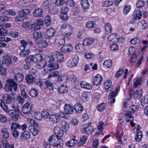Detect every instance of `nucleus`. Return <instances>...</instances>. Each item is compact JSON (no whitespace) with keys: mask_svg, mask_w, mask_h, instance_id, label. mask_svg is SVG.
Here are the masks:
<instances>
[{"mask_svg":"<svg viewBox=\"0 0 148 148\" xmlns=\"http://www.w3.org/2000/svg\"><path fill=\"white\" fill-rule=\"evenodd\" d=\"M64 59L63 54L58 51L53 52L50 56H46L45 58V60L46 62L51 63L56 61L60 62L63 61Z\"/></svg>","mask_w":148,"mask_h":148,"instance_id":"obj_1","label":"nucleus"},{"mask_svg":"<svg viewBox=\"0 0 148 148\" xmlns=\"http://www.w3.org/2000/svg\"><path fill=\"white\" fill-rule=\"evenodd\" d=\"M73 27L71 25L66 24H63L61 27L60 32L66 36H70L73 32Z\"/></svg>","mask_w":148,"mask_h":148,"instance_id":"obj_2","label":"nucleus"},{"mask_svg":"<svg viewBox=\"0 0 148 148\" xmlns=\"http://www.w3.org/2000/svg\"><path fill=\"white\" fill-rule=\"evenodd\" d=\"M120 36L116 34H112L109 35L108 37V39L109 43L111 44L110 46L114 45L116 46H118V45L115 44L119 41L120 39Z\"/></svg>","mask_w":148,"mask_h":148,"instance_id":"obj_3","label":"nucleus"},{"mask_svg":"<svg viewBox=\"0 0 148 148\" xmlns=\"http://www.w3.org/2000/svg\"><path fill=\"white\" fill-rule=\"evenodd\" d=\"M79 60V57L76 55H74L69 59L67 62V66L70 68H72L77 66Z\"/></svg>","mask_w":148,"mask_h":148,"instance_id":"obj_4","label":"nucleus"},{"mask_svg":"<svg viewBox=\"0 0 148 148\" xmlns=\"http://www.w3.org/2000/svg\"><path fill=\"white\" fill-rule=\"evenodd\" d=\"M14 93H12L10 95L6 93L2 97L3 99L4 102L7 104H11L13 102L14 99Z\"/></svg>","mask_w":148,"mask_h":148,"instance_id":"obj_5","label":"nucleus"},{"mask_svg":"<svg viewBox=\"0 0 148 148\" xmlns=\"http://www.w3.org/2000/svg\"><path fill=\"white\" fill-rule=\"evenodd\" d=\"M20 69H15L14 71V79L17 82H21L24 78L23 75L20 73Z\"/></svg>","mask_w":148,"mask_h":148,"instance_id":"obj_6","label":"nucleus"},{"mask_svg":"<svg viewBox=\"0 0 148 148\" xmlns=\"http://www.w3.org/2000/svg\"><path fill=\"white\" fill-rule=\"evenodd\" d=\"M30 103L27 102L22 107L23 112L24 114H28L32 111V107Z\"/></svg>","mask_w":148,"mask_h":148,"instance_id":"obj_7","label":"nucleus"},{"mask_svg":"<svg viewBox=\"0 0 148 148\" xmlns=\"http://www.w3.org/2000/svg\"><path fill=\"white\" fill-rule=\"evenodd\" d=\"M43 22L40 19H38L36 22L34 23L31 25V29L32 31L38 30L40 29L41 26L42 25Z\"/></svg>","mask_w":148,"mask_h":148,"instance_id":"obj_8","label":"nucleus"},{"mask_svg":"<svg viewBox=\"0 0 148 148\" xmlns=\"http://www.w3.org/2000/svg\"><path fill=\"white\" fill-rule=\"evenodd\" d=\"M6 83L10 86L13 88V89L14 92L16 91L17 89V84L14 80V79H9L6 80Z\"/></svg>","mask_w":148,"mask_h":148,"instance_id":"obj_9","label":"nucleus"},{"mask_svg":"<svg viewBox=\"0 0 148 148\" xmlns=\"http://www.w3.org/2000/svg\"><path fill=\"white\" fill-rule=\"evenodd\" d=\"M142 14L141 13L140 11L139 10H136L134 11L133 15V18L130 21V23H132L134 20H138L141 19Z\"/></svg>","mask_w":148,"mask_h":148,"instance_id":"obj_10","label":"nucleus"},{"mask_svg":"<svg viewBox=\"0 0 148 148\" xmlns=\"http://www.w3.org/2000/svg\"><path fill=\"white\" fill-rule=\"evenodd\" d=\"M102 77L99 74L96 75L93 79V82L94 85L98 86L100 85L101 82Z\"/></svg>","mask_w":148,"mask_h":148,"instance_id":"obj_11","label":"nucleus"},{"mask_svg":"<svg viewBox=\"0 0 148 148\" xmlns=\"http://www.w3.org/2000/svg\"><path fill=\"white\" fill-rule=\"evenodd\" d=\"M126 116V121L127 122L130 121V125L132 127H134L135 125V123L133 122L134 120V117L132 116L131 115L130 112H127L125 114Z\"/></svg>","mask_w":148,"mask_h":148,"instance_id":"obj_12","label":"nucleus"},{"mask_svg":"<svg viewBox=\"0 0 148 148\" xmlns=\"http://www.w3.org/2000/svg\"><path fill=\"white\" fill-rule=\"evenodd\" d=\"M8 129L5 126L3 127L1 129V134L3 137L8 139L9 136V133Z\"/></svg>","mask_w":148,"mask_h":148,"instance_id":"obj_13","label":"nucleus"},{"mask_svg":"<svg viewBox=\"0 0 148 148\" xmlns=\"http://www.w3.org/2000/svg\"><path fill=\"white\" fill-rule=\"evenodd\" d=\"M57 137L58 138L56 139L52 146L58 148L62 147L64 145L63 141L59 137Z\"/></svg>","mask_w":148,"mask_h":148,"instance_id":"obj_14","label":"nucleus"},{"mask_svg":"<svg viewBox=\"0 0 148 148\" xmlns=\"http://www.w3.org/2000/svg\"><path fill=\"white\" fill-rule=\"evenodd\" d=\"M54 135L59 137H62L64 134V132L59 127L56 126L54 128Z\"/></svg>","mask_w":148,"mask_h":148,"instance_id":"obj_15","label":"nucleus"},{"mask_svg":"<svg viewBox=\"0 0 148 148\" xmlns=\"http://www.w3.org/2000/svg\"><path fill=\"white\" fill-rule=\"evenodd\" d=\"M94 40L92 38H86L82 41V45L84 46L91 45L93 43Z\"/></svg>","mask_w":148,"mask_h":148,"instance_id":"obj_16","label":"nucleus"},{"mask_svg":"<svg viewBox=\"0 0 148 148\" xmlns=\"http://www.w3.org/2000/svg\"><path fill=\"white\" fill-rule=\"evenodd\" d=\"M12 62V60L11 57L8 55L3 57V63L7 66L10 65Z\"/></svg>","mask_w":148,"mask_h":148,"instance_id":"obj_17","label":"nucleus"},{"mask_svg":"<svg viewBox=\"0 0 148 148\" xmlns=\"http://www.w3.org/2000/svg\"><path fill=\"white\" fill-rule=\"evenodd\" d=\"M52 114L51 110L45 109L42 112V115L43 118L47 119L49 118Z\"/></svg>","mask_w":148,"mask_h":148,"instance_id":"obj_18","label":"nucleus"},{"mask_svg":"<svg viewBox=\"0 0 148 148\" xmlns=\"http://www.w3.org/2000/svg\"><path fill=\"white\" fill-rule=\"evenodd\" d=\"M64 113L66 114H72L73 112V107L69 105L65 104L64 106Z\"/></svg>","mask_w":148,"mask_h":148,"instance_id":"obj_19","label":"nucleus"},{"mask_svg":"<svg viewBox=\"0 0 148 148\" xmlns=\"http://www.w3.org/2000/svg\"><path fill=\"white\" fill-rule=\"evenodd\" d=\"M55 31L53 28L48 29L46 32V38L48 39L53 37Z\"/></svg>","mask_w":148,"mask_h":148,"instance_id":"obj_20","label":"nucleus"},{"mask_svg":"<svg viewBox=\"0 0 148 148\" xmlns=\"http://www.w3.org/2000/svg\"><path fill=\"white\" fill-rule=\"evenodd\" d=\"M53 123H57L60 120V116L58 114H51L49 119Z\"/></svg>","mask_w":148,"mask_h":148,"instance_id":"obj_21","label":"nucleus"},{"mask_svg":"<svg viewBox=\"0 0 148 148\" xmlns=\"http://www.w3.org/2000/svg\"><path fill=\"white\" fill-rule=\"evenodd\" d=\"M120 87L119 86H116V88L115 91H112L110 92L109 94L108 97V99H111L112 98L114 97L117 95L118 92L119 91Z\"/></svg>","mask_w":148,"mask_h":148,"instance_id":"obj_22","label":"nucleus"},{"mask_svg":"<svg viewBox=\"0 0 148 148\" xmlns=\"http://www.w3.org/2000/svg\"><path fill=\"white\" fill-rule=\"evenodd\" d=\"M59 65L57 63H52L48 65L47 67V71H51L53 70L59 68Z\"/></svg>","mask_w":148,"mask_h":148,"instance_id":"obj_23","label":"nucleus"},{"mask_svg":"<svg viewBox=\"0 0 148 148\" xmlns=\"http://www.w3.org/2000/svg\"><path fill=\"white\" fill-rule=\"evenodd\" d=\"M82 88L88 90H90L92 88V85L85 81H82L80 84Z\"/></svg>","mask_w":148,"mask_h":148,"instance_id":"obj_24","label":"nucleus"},{"mask_svg":"<svg viewBox=\"0 0 148 148\" xmlns=\"http://www.w3.org/2000/svg\"><path fill=\"white\" fill-rule=\"evenodd\" d=\"M93 127L91 125V123H90L88 124L86 127L84 128L83 129L84 130L85 133L88 135L92 133L94 129Z\"/></svg>","mask_w":148,"mask_h":148,"instance_id":"obj_25","label":"nucleus"},{"mask_svg":"<svg viewBox=\"0 0 148 148\" xmlns=\"http://www.w3.org/2000/svg\"><path fill=\"white\" fill-rule=\"evenodd\" d=\"M60 126L62 130L64 132H66L69 130V126L68 123L65 121H62L60 123Z\"/></svg>","mask_w":148,"mask_h":148,"instance_id":"obj_26","label":"nucleus"},{"mask_svg":"<svg viewBox=\"0 0 148 148\" xmlns=\"http://www.w3.org/2000/svg\"><path fill=\"white\" fill-rule=\"evenodd\" d=\"M81 4L83 10H86L88 9L89 7V4L88 0H82Z\"/></svg>","mask_w":148,"mask_h":148,"instance_id":"obj_27","label":"nucleus"},{"mask_svg":"<svg viewBox=\"0 0 148 148\" xmlns=\"http://www.w3.org/2000/svg\"><path fill=\"white\" fill-rule=\"evenodd\" d=\"M13 103L11 105V107L15 110V112L21 113L18 103L16 101H14Z\"/></svg>","mask_w":148,"mask_h":148,"instance_id":"obj_28","label":"nucleus"},{"mask_svg":"<svg viewBox=\"0 0 148 148\" xmlns=\"http://www.w3.org/2000/svg\"><path fill=\"white\" fill-rule=\"evenodd\" d=\"M77 141L75 139H72L71 140L66 142V145L69 147H72L76 145Z\"/></svg>","mask_w":148,"mask_h":148,"instance_id":"obj_29","label":"nucleus"},{"mask_svg":"<svg viewBox=\"0 0 148 148\" xmlns=\"http://www.w3.org/2000/svg\"><path fill=\"white\" fill-rule=\"evenodd\" d=\"M30 134L29 132L25 131L21 133V139L24 140H26L30 138Z\"/></svg>","mask_w":148,"mask_h":148,"instance_id":"obj_30","label":"nucleus"},{"mask_svg":"<svg viewBox=\"0 0 148 148\" xmlns=\"http://www.w3.org/2000/svg\"><path fill=\"white\" fill-rule=\"evenodd\" d=\"M2 144L4 148H14L13 144H9L8 142L6 140H3Z\"/></svg>","mask_w":148,"mask_h":148,"instance_id":"obj_31","label":"nucleus"},{"mask_svg":"<svg viewBox=\"0 0 148 148\" xmlns=\"http://www.w3.org/2000/svg\"><path fill=\"white\" fill-rule=\"evenodd\" d=\"M74 109L76 111L79 113H81L83 110V108L81 104L78 103L75 104Z\"/></svg>","mask_w":148,"mask_h":148,"instance_id":"obj_32","label":"nucleus"},{"mask_svg":"<svg viewBox=\"0 0 148 148\" xmlns=\"http://www.w3.org/2000/svg\"><path fill=\"white\" fill-rule=\"evenodd\" d=\"M58 90L60 93H65L67 92L68 91L67 88L66 86L61 85L59 87Z\"/></svg>","mask_w":148,"mask_h":148,"instance_id":"obj_33","label":"nucleus"},{"mask_svg":"<svg viewBox=\"0 0 148 148\" xmlns=\"http://www.w3.org/2000/svg\"><path fill=\"white\" fill-rule=\"evenodd\" d=\"M27 121L28 124L29 125L28 127V129L29 128V127H35L37 126V123L33 119L30 118H28L27 119Z\"/></svg>","mask_w":148,"mask_h":148,"instance_id":"obj_34","label":"nucleus"},{"mask_svg":"<svg viewBox=\"0 0 148 148\" xmlns=\"http://www.w3.org/2000/svg\"><path fill=\"white\" fill-rule=\"evenodd\" d=\"M20 42L22 46H26L27 45L32 46L33 45V43L30 40H28L27 41L22 40H21Z\"/></svg>","mask_w":148,"mask_h":148,"instance_id":"obj_35","label":"nucleus"},{"mask_svg":"<svg viewBox=\"0 0 148 148\" xmlns=\"http://www.w3.org/2000/svg\"><path fill=\"white\" fill-rule=\"evenodd\" d=\"M36 127H29V130L34 136L37 135L39 132V131Z\"/></svg>","mask_w":148,"mask_h":148,"instance_id":"obj_36","label":"nucleus"},{"mask_svg":"<svg viewBox=\"0 0 148 148\" xmlns=\"http://www.w3.org/2000/svg\"><path fill=\"white\" fill-rule=\"evenodd\" d=\"M43 12L42 9L38 8L35 10L33 12V14L34 16L36 17H41L42 16Z\"/></svg>","mask_w":148,"mask_h":148,"instance_id":"obj_37","label":"nucleus"},{"mask_svg":"<svg viewBox=\"0 0 148 148\" xmlns=\"http://www.w3.org/2000/svg\"><path fill=\"white\" fill-rule=\"evenodd\" d=\"M133 85L135 88H136L140 86L142 82V80L140 79L136 78L133 80Z\"/></svg>","mask_w":148,"mask_h":148,"instance_id":"obj_38","label":"nucleus"},{"mask_svg":"<svg viewBox=\"0 0 148 148\" xmlns=\"http://www.w3.org/2000/svg\"><path fill=\"white\" fill-rule=\"evenodd\" d=\"M142 95V89L141 88H138L136 90L134 93V97L135 98H140Z\"/></svg>","mask_w":148,"mask_h":148,"instance_id":"obj_39","label":"nucleus"},{"mask_svg":"<svg viewBox=\"0 0 148 148\" xmlns=\"http://www.w3.org/2000/svg\"><path fill=\"white\" fill-rule=\"evenodd\" d=\"M47 62H46L44 59L42 61L38 62L36 64V67L38 69H42L45 67V65Z\"/></svg>","mask_w":148,"mask_h":148,"instance_id":"obj_40","label":"nucleus"},{"mask_svg":"<svg viewBox=\"0 0 148 148\" xmlns=\"http://www.w3.org/2000/svg\"><path fill=\"white\" fill-rule=\"evenodd\" d=\"M60 76V74L59 72L57 71L51 72L48 75V77L49 79H50L53 77H58Z\"/></svg>","mask_w":148,"mask_h":148,"instance_id":"obj_41","label":"nucleus"},{"mask_svg":"<svg viewBox=\"0 0 148 148\" xmlns=\"http://www.w3.org/2000/svg\"><path fill=\"white\" fill-rule=\"evenodd\" d=\"M112 85V82L111 80L106 81L104 83L103 88L105 90L109 89Z\"/></svg>","mask_w":148,"mask_h":148,"instance_id":"obj_42","label":"nucleus"},{"mask_svg":"<svg viewBox=\"0 0 148 148\" xmlns=\"http://www.w3.org/2000/svg\"><path fill=\"white\" fill-rule=\"evenodd\" d=\"M87 139V137L85 136H83L80 138V140L77 143L79 146H81L84 144Z\"/></svg>","mask_w":148,"mask_h":148,"instance_id":"obj_43","label":"nucleus"},{"mask_svg":"<svg viewBox=\"0 0 148 148\" xmlns=\"http://www.w3.org/2000/svg\"><path fill=\"white\" fill-rule=\"evenodd\" d=\"M34 59V62L36 63L37 62H41L43 58L42 55L40 54H37L33 56Z\"/></svg>","mask_w":148,"mask_h":148,"instance_id":"obj_44","label":"nucleus"},{"mask_svg":"<svg viewBox=\"0 0 148 148\" xmlns=\"http://www.w3.org/2000/svg\"><path fill=\"white\" fill-rule=\"evenodd\" d=\"M25 80L27 83L32 84L34 81V78L32 75H28L26 77Z\"/></svg>","mask_w":148,"mask_h":148,"instance_id":"obj_45","label":"nucleus"},{"mask_svg":"<svg viewBox=\"0 0 148 148\" xmlns=\"http://www.w3.org/2000/svg\"><path fill=\"white\" fill-rule=\"evenodd\" d=\"M73 47H62L61 50L63 52L67 53L71 52L73 50Z\"/></svg>","mask_w":148,"mask_h":148,"instance_id":"obj_46","label":"nucleus"},{"mask_svg":"<svg viewBox=\"0 0 148 148\" xmlns=\"http://www.w3.org/2000/svg\"><path fill=\"white\" fill-rule=\"evenodd\" d=\"M67 77L65 75L59 76L58 79V82L60 84H62L66 81Z\"/></svg>","mask_w":148,"mask_h":148,"instance_id":"obj_47","label":"nucleus"},{"mask_svg":"<svg viewBox=\"0 0 148 148\" xmlns=\"http://www.w3.org/2000/svg\"><path fill=\"white\" fill-rule=\"evenodd\" d=\"M21 126L18 123L12 122L11 124L10 128L12 130H16L17 129L21 128Z\"/></svg>","mask_w":148,"mask_h":148,"instance_id":"obj_48","label":"nucleus"},{"mask_svg":"<svg viewBox=\"0 0 148 148\" xmlns=\"http://www.w3.org/2000/svg\"><path fill=\"white\" fill-rule=\"evenodd\" d=\"M86 26L88 28H93L96 26L95 22L92 21H89L86 23Z\"/></svg>","mask_w":148,"mask_h":148,"instance_id":"obj_49","label":"nucleus"},{"mask_svg":"<svg viewBox=\"0 0 148 148\" xmlns=\"http://www.w3.org/2000/svg\"><path fill=\"white\" fill-rule=\"evenodd\" d=\"M103 65L105 68H109L112 65V61L110 60H106L103 63Z\"/></svg>","mask_w":148,"mask_h":148,"instance_id":"obj_50","label":"nucleus"},{"mask_svg":"<svg viewBox=\"0 0 148 148\" xmlns=\"http://www.w3.org/2000/svg\"><path fill=\"white\" fill-rule=\"evenodd\" d=\"M131 7L129 5H126L125 6L123 9V14L125 15H127L130 12L131 9Z\"/></svg>","mask_w":148,"mask_h":148,"instance_id":"obj_51","label":"nucleus"},{"mask_svg":"<svg viewBox=\"0 0 148 148\" xmlns=\"http://www.w3.org/2000/svg\"><path fill=\"white\" fill-rule=\"evenodd\" d=\"M18 16H17L15 17V19L16 21H24L25 17L22 15V14L18 11Z\"/></svg>","mask_w":148,"mask_h":148,"instance_id":"obj_52","label":"nucleus"},{"mask_svg":"<svg viewBox=\"0 0 148 148\" xmlns=\"http://www.w3.org/2000/svg\"><path fill=\"white\" fill-rule=\"evenodd\" d=\"M30 95L32 97H35L38 96V92L36 89H32L29 92Z\"/></svg>","mask_w":148,"mask_h":148,"instance_id":"obj_53","label":"nucleus"},{"mask_svg":"<svg viewBox=\"0 0 148 148\" xmlns=\"http://www.w3.org/2000/svg\"><path fill=\"white\" fill-rule=\"evenodd\" d=\"M25 61L27 64H30L31 63L34 62L33 56H29L26 58L25 59Z\"/></svg>","mask_w":148,"mask_h":148,"instance_id":"obj_54","label":"nucleus"},{"mask_svg":"<svg viewBox=\"0 0 148 148\" xmlns=\"http://www.w3.org/2000/svg\"><path fill=\"white\" fill-rule=\"evenodd\" d=\"M143 136V134L141 132H138L135 137V140L137 142H139L141 140Z\"/></svg>","mask_w":148,"mask_h":148,"instance_id":"obj_55","label":"nucleus"},{"mask_svg":"<svg viewBox=\"0 0 148 148\" xmlns=\"http://www.w3.org/2000/svg\"><path fill=\"white\" fill-rule=\"evenodd\" d=\"M45 86L47 88L50 90H52L53 89V84L49 81H47L45 82Z\"/></svg>","mask_w":148,"mask_h":148,"instance_id":"obj_56","label":"nucleus"},{"mask_svg":"<svg viewBox=\"0 0 148 148\" xmlns=\"http://www.w3.org/2000/svg\"><path fill=\"white\" fill-rule=\"evenodd\" d=\"M34 116L35 119L38 120H41L43 118L42 113L41 114L39 112H34Z\"/></svg>","mask_w":148,"mask_h":148,"instance_id":"obj_57","label":"nucleus"},{"mask_svg":"<svg viewBox=\"0 0 148 148\" xmlns=\"http://www.w3.org/2000/svg\"><path fill=\"white\" fill-rule=\"evenodd\" d=\"M58 10L57 8L54 7H51L49 9V12L53 15L56 14L58 12Z\"/></svg>","mask_w":148,"mask_h":148,"instance_id":"obj_58","label":"nucleus"},{"mask_svg":"<svg viewBox=\"0 0 148 148\" xmlns=\"http://www.w3.org/2000/svg\"><path fill=\"white\" fill-rule=\"evenodd\" d=\"M19 11L24 17L25 16L29 14L30 13L29 10L27 9L20 10Z\"/></svg>","mask_w":148,"mask_h":148,"instance_id":"obj_59","label":"nucleus"},{"mask_svg":"<svg viewBox=\"0 0 148 148\" xmlns=\"http://www.w3.org/2000/svg\"><path fill=\"white\" fill-rule=\"evenodd\" d=\"M130 42L133 45H138L140 43V41L138 38H136L132 39L130 40Z\"/></svg>","mask_w":148,"mask_h":148,"instance_id":"obj_60","label":"nucleus"},{"mask_svg":"<svg viewBox=\"0 0 148 148\" xmlns=\"http://www.w3.org/2000/svg\"><path fill=\"white\" fill-rule=\"evenodd\" d=\"M102 4L103 7H107L112 5L113 2L112 1H107L103 2Z\"/></svg>","mask_w":148,"mask_h":148,"instance_id":"obj_61","label":"nucleus"},{"mask_svg":"<svg viewBox=\"0 0 148 148\" xmlns=\"http://www.w3.org/2000/svg\"><path fill=\"white\" fill-rule=\"evenodd\" d=\"M105 29L106 31L110 33L112 31V25L110 23H107L105 26Z\"/></svg>","mask_w":148,"mask_h":148,"instance_id":"obj_62","label":"nucleus"},{"mask_svg":"<svg viewBox=\"0 0 148 148\" xmlns=\"http://www.w3.org/2000/svg\"><path fill=\"white\" fill-rule=\"evenodd\" d=\"M8 121L7 118L4 114H0V122L1 123H5Z\"/></svg>","mask_w":148,"mask_h":148,"instance_id":"obj_63","label":"nucleus"},{"mask_svg":"<svg viewBox=\"0 0 148 148\" xmlns=\"http://www.w3.org/2000/svg\"><path fill=\"white\" fill-rule=\"evenodd\" d=\"M56 138H58V137L57 136H56V135H54V134L51 136L49 137V141L52 145Z\"/></svg>","mask_w":148,"mask_h":148,"instance_id":"obj_64","label":"nucleus"}]
</instances>
